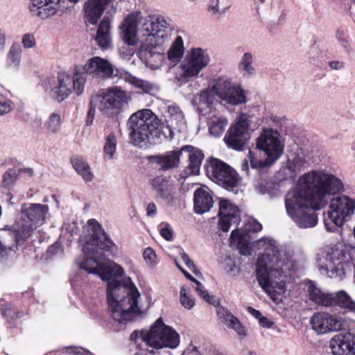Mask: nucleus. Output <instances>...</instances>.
<instances>
[{"instance_id": "obj_10", "label": "nucleus", "mask_w": 355, "mask_h": 355, "mask_svg": "<svg viewBox=\"0 0 355 355\" xmlns=\"http://www.w3.org/2000/svg\"><path fill=\"white\" fill-rule=\"evenodd\" d=\"M355 212V199L347 195H340L331 199L327 216L324 218V227L329 232L351 220Z\"/></svg>"}, {"instance_id": "obj_46", "label": "nucleus", "mask_w": 355, "mask_h": 355, "mask_svg": "<svg viewBox=\"0 0 355 355\" xmlns=\"http://www.w3.org/2000/svg\"><path fill=\"white\" fill-rule=\"evenodd\" d=\"M194 283L196 284L195 290L198 293L200 297H201L205 302L210 304L214 306H217L218 304V300L216 299L214 295H209L207 291L205 288L204 286L198 280Z\"/></svg>"}, {"instance_id": "obj_5", "label": "nucleus", "mask_w": 355, "mask_h": 355, "mask_svg": "<svg viewBox=\"0 0 355 355\" xmlns=\"http://www.w3.org/2000/svg\"><path fill=\"white\" fill-rule=\"evenodd\" d=\"M354 252L351 245L343 243L326 246L317 254V268L330 278H343L355 265Z\"/></svg>"}, {"instance_id": "obj_24", "label": "nucleus", "mask_w": 355, "mask_h": 355, "mask_svg": "<svg viewBox=\"0 0 355 355\" xmlns=\"http://www.w3.org/2000/svg\"><path fill=\"white\" fill-rule=\"evenodd\" d=\"M149 184L153 187L157 196L165 200L167 202L173 200V188L169 184L168 178L157 175L149 179Z\"/></svg>"}, {"instance_id": "obj_64", "label": "nucleus", "mask_w": 355, "mask_h": 355, "mask_svg": "<svg viewBox=\"0 0 355 355\" xmlns=\"http://www.w3.org/2000/svg\"><path fill=\"white\" fill-rule=\"evenodd\" d=\"M180 271L183 273L187 279H189L193 283L197 282V279L194 278L191 275H190L187 271H186L184 268H180Z\"/></svg>"}, {"instance_id": "obj_26", "label": "nucleus", "mask_w": 355, "mask_h": 355, "mask_svg": "<svg viewBox=\"0 0 355 355\" xmlns=\"http://www.w3.org/2000/svg\"><path fill=\"white\" fill-rule=\"evenodd\" d=\"M123 79L126 83L139 89L141 94L155 96L160 91V87L156 83L139 78L129 73H125L123 75Z\"/></svg>"}, {"instance_id": "obj_8", "label": "nucleus", "mask_w": 355, "mask_h": 355, "mask_svg": "<svg viewBox=\"0 0 355 355\" xmlns=\"http://www.w3.org/2000/svg\"><path fill=\"white\" fill-rule=\"evenodd\" d=\"M81 68L76 66L73 75L67 71H60L56 78L49 80L45 87L46 92L54 100L62 102L73 92L81 95L85 89L86 76L81 73Z\"/></svg>"}, {"instance_id": "obj_2", "label": "nucleus", "mask_w": 355, "mask_h": 355, "mask_svg": "<svg viewBox=\"0 0 355 355\" xmlns=\"http://www.w3.org/2000/svg\"><path fill=\"white\" fill-rule=\"evenodd\" d=\"M344 190L343 181L324 169L303 174L295 188L284 197L286 213L300 228H311L318 221L315 210L324 208L331 196Z\"/></svg>"}, {"instance_id": "obj_29", "label": "nucleus", "mask_w": 355, "mask_h": 355, "mask_svg": "<svg viewBox=\"0 0 355 355\" xmlns=\"http://www.w3.org/2000/svg\"><path fill=\"white\" fill-rule=\"evenodd\" d=\"M180 150L168 152L165 155H153L149 157L151 163L156 164L162 171H167L178 166L180 162Z\"/></svg>"}, {"instance_id": "obj_63", "label": "nucleus", "mask_w": 355, "mask_h": 355, "mask_svg": "<svg viewBox=\"0 0 355 355\" xmlns=\"http://www.w3.org/2000/svg\"><path fill=\"white\" fill-rule=\"evenodd\" d=\"M6 36L5 34L0 30V51L2 52L5 48Z\"/></svg>"}, {"instance_id": "obj_32", "label": "nucleus", "mask_w": 355, "mask_h": 355, "mask_svg": "<svg viewBox=\"0 0 355 355\" xmlns=\"http://www.w3.org/2000/svg\"><path fill=\"white\" fill-rule=\"evenodd\" d=\"M254 55L251 52H245L239 63L238 69L245 78H252L256 75V69L253 66Z\"/></svg>"}, {"instance_id": "obj_22", "label": "nucleus", "mask_w": 355, "mask_h": 355, "mask_svg": "<svg viewBox=\"0 0 355 355\" xmlns=\"http://www.w3.org/2000/svg\"><path fill=\"white\" fill-rule=\"evenodd\" d=\"M182 153H188L189 164L182 171L181 177L184 178L189 175L198 174L204 158L202 152L198 149H195L191 146H185L180 150V155Z\"/></svg>"}, {"instance_id": "obj_1", "label": "nucleus", "mask_w": 355, "mask_h": 355, "mask_svg": "<svg viewBox=\"0 0 355 355\" xmlns=\"http://www.w3.org/2000/svg\"><path fill=\"white\" fill-rule=\"evenodd\" d=\"M85 229L90 236L83 247L86 257L84 261L76 260V262L80 269L97 275L107 282L109 313L115 322L125 324L140 313L138 306L140 293L120 265L110 259L98 261L103 256L98 250L111 253L118 250L101 224L95 219H89Z\"/></svg>"}, {"instance_id": "obj_49", "label": "nucleus", "mask_w": 355, "mask_h": 355, "mask_svg": "<svg viewBox=\"0 0 355 355\" xmlns=\"http://www.w3.org/2000/svg\"><path fill=\"white\" fill-rule=\"evenodd\" d=\"M65 355H93L90 352L82 348L70 347L64 352Z\"/></svg>"}, {"instance_id": "obj_45", "label": "nucleus", "mask_w": 355, "mask_h": 355, "mask_svg": "<svg viewBox=\"0 0 355 355\" xmlns=\"http://www.w3.org/2000/svg\"><path fill=\"white\" fill-rule=\"evenodd\" d=\"M223 267L227 273L235 276L240 271V262L235 258L227 257L223 262Z\"/></svg>"}, {"instance_id": "obj_41", "label": "nucleus", "mask_w": 355, "mask_h": 355, "mask_svg": "<svg viewBox=\"0 0 355 355\" xmlns=\"http://www.w3.org/2000/svg\"><path fill=\"white\" fill-rule=\"evenodd\" d=\"M117 139L114 132H110L105 137L103 152L109 159H112L116 150Z\"/></svg>"}, {"instance_id": "obj_53", "label": "nucleus", "mask_w": 355, "mask_h": 355, "mask_svg": "<svg viewBox=\"0 0 355 355\" xmlns=\"http://www.w3.org/2000/svg\"><path fill=\"white\" fill-rule=\"evenodd\" d=\"M181 257L188 268L196 275L198 273L197 268L189 257L185 252H182Z\"/></svg>"}, {"instance_id": "obj_25", "label": "nucleus", "mask_w": 355, "mask_h": 355, "mask_svg": "<svg viewBox=\"0 0 355 355\" xmlns=\"http://www.w3.org/2000/svg\"><path fill=\"white\" fill-rule=\"evenodd\" d=\"M194 210L196 214H202L213 206V198L209 189L207 187L198 188L193 195Z\"/></svg>"}, {"instance_id": "obj_20", "label": "nucleus", "mask_w": 355, "mask_h": 355, "mask_svg": "<svg viewBox=\"0 0 355 355\" xmlns=\"http://www.w3.org/2000/svg\"><path fill=\"white\" fill-rule=\"evenodd\" d=\"M218 226L220 229L227 232L231 225H236L240 221L239 208L227 200H221L219 202L218 214Z\"/></svg>"}, {"instance_id": "obj_35", "label": "nucleus", "mask_w": 355, "mask_h": 355, "mask_svg": "<svg viewBox=\"0 0 355 355\" xmlns=\"http://www.w3.org/2000/svg\"><path fill=\"white\" fill-rule=\"evenodd\" d=\"M238 84L232 83L227 77H220L214 81L212 85V89L220 98L223 101L227 97V93L232 91Z\"/></svg>"}, {"instance_id": "obj_6", "label": "nucleus", "mask_w": 355, "mask_h": 355, "mask_svg": "<svg viewBox=\"0 0 355 355\" xmlns=\"http://www.w3.org/2000/svg\"><path fill=\"white\" fill-rule=\"evenodd\" d=\"M130 338L135 348L154 354L155 349L168 347L176 348L180 344V336L172 327L158 318L149 330L135 331Z\"/></svg>"}, {"instance_id": "obj_44", "label": "nucleus", "mask_w": 355, "mask_h": 355, "mask_svg": "<svg viewBox=\"0 0 355 355\" xmlns=\"http://www.w3.org/2000/svg\"><path fill=\"white\" fill-rule=\"evenodd\" d=\"M180 302L182 306L187 309H191L195 304V299L190 293L189 288L182 286L180 291Z\"/></svg>"}, {"instance_id": "obj_39", "label": "nucleus", "mask_w": 355, "mask_h": 355, "mask_svg": "<svg viewBox=\"0 0 355 355\" xmlns=\"http://www.w3.org/2000/svg\"><path fill=\"white\" fill-rule=\"evenodd\" d=\"M223 101L232 105L245 103L247 101L245 92L239 84L227 93V97H225Z\"/></svg>"}, {"instance_id": "obj_57", "label": "nucleus", "mask_w": 355, "mask_h": 355, "mask_svg": "<svg viewBox=\"0 0 355 355\" xmlns=\"http://www.w3.org/2000/svg\"><path fill=\"white\" fill-rule=\"evenodd\" d=\"M157 213V207L154 202H150L146 207V214L149 217H154Z\"/></svg>"}, {"instance_id": "obj_33", "label": "nucleus", "mask_w": 355, "mask_h": 355, "mask_svg": "<svg viewBox=\"0 0 355 355\" xmlns=\"http://www.w3.org/2000/svg\"><path fill=\"white\" fill-rule=\"evenodd\" d=\"M73 168L85 182H92L94 179L90 166L87 162L82 157L76 156L71 160Z\"/></svg>"}, {"instance_id": "obj_55", "label": "nucleus", "mask_w": 355, "mask_h": 355, "mask_svg": "<svg viewBox=\"0 0 355 355\" xmlns=\"http://www.w3.org/2000/svg\"><path fill=\"white\" fill-rule=\"evenodd\" d=\"M329 67L333 70H342L345 68V63L340 60H332L328 63Z\"/></svg>"}, {"instance_id": "obj_3", "label": "nucleus", "mask_w": 355, "mask_h": 355, "mask_svg": "<svg viewBox=\"0 0 355 355\" xmlns=\"http://www.w3.org/2000/svg\"><path fill=\"white\" fill-rule=\"evenodd\" d=\"M169 19L159 14L144 17L140 11L129 14L122 24L123 40L129 46L139 44L138 55L152 69L159 68L164 60L162 53L172 36Z\"/></svg>"}, {"instance_id": "obj_50", "label": "nucleus", "mask_w": 355, "mask_h": 355, "mask_svg": "<svg viewBox=\"0 0 355 355\" xmlns=\"http://www.w3.org/2000/svg\"><path fill=\"white\" fill-rule=\"evenodd\" d=\"M21 44L25 49H31L35 45V39L33 35L25 34L21 39Z\"/></svg>"}, {"instance_id": "obj_59", "label": "nucleus", "mask_w": 355, "mask_h": 355, "mask_svg": "<svg viewBox=\"0 0 355 355\" xmlns=\"http://www.w3.org/2000/svg\"><path fill=\"white\" fill-rule=\"evenodd\" d=\"M250 230L254 232H259L262 230V225L257 220L252 219L250 221Z\"/></svg>"}, {"instance_id": "obj_37", "label": "nucleus", "mask_w": 355, "mask_h": 355, "mask_svg": "<svg viewBox=\"0 0 355 355\" xmlns=\"http://www.w3.org/2000/svg\"><path fill=\"white\" fill-rule=\"evenodd\" d=\"M227 125L226 118L221 116H213L208 122L209 131L214 137H220L225 132Z\"/></svg>"}, {"instance_id": "obj_48", "label": "nucleus", "mask_w": 355, "mask_h": 355, "mask_svg": "<svg viewBox=\"0 0 355 355\" xmlns=\"http://www.w3.org/2000/svg\"><path fill=\"white\" fill-rule=\"evenodd\" d=\"M143 257L148 265L152 266L156 263V254L151 248H147L144 250Z\"/></svg>"}, {"instance_id": "obj_51", "label": "nucleus", "mask_w": 355, "mask_h": 355, "mask_svg": "<svg viewBox=\"0 0 355 355\" xmlns=\"http://www.w3.org/2000/svg\"><path fill=\"white\" fill-rule=\"evenodd\" d=\"M30 125L35 132H40L42 130V119L40 116H34L31 119Z\"/></svg>"}, {"instance_id": "obj_17", "label": "nucleus", "mask_w": 355, "mask_h": 355, "mask_svg": "<svg viewBox=\"0 0 355 355\" xmlns=\"http://www.w3.org/2000/svg\"><path fill=\"white\" fill-rule=\"evenodd\" d=\"M76 66L81 68V73H84L86 77L87 75H89L93 78L105 80L114 76V66L107 60L99 56H94L88 59L84 65L79 64Z\"/></svg>"}, {"instance_id": "obj_28", "label": "nucleus", "mask_w": 355, "mask_h": 355, "mask_svg": "<svg viewBox=\"0 0 355 355\" xmlns=\"http://www.w3.org/2000/svg\"><path fill=\"white\" fill-rule=\"evenodd\" d=\"M217 315L221 321L227 328L234 329L241 336H245V330L241 323L233 314L227 309L220 306L217 309Z\"/></svg>"}, {"instance_id": "obj_60", "label": "nucleus", "mask_w": 355, "mask_h": 355, "mask_svg": "<svg viewBox=\"0 0 355 355\" xmlns=\"http://www.w3.org/2000/svg\"><path fill=\"white\" fill-rule=\"evenodd\" d=\"M66 231L69 233L71 236H73L78 234V230L75 224L65 225Z\"/></svg>"}, {"instance_id": "obj_58", "label": "nucleus", "mask_w": 355, "mask_h": 355, "mask_svg": "<svg viewBox=\"0 0 355 355\" xmlns=\"http://www.w3.org/2000/svg\"><path fill=\"white\" fill-rule=\"evenodd\" d=\"M259 323L260 326L266 328H270L273 324L272 321L270 320L268 318L264 316H262L261 318H259Z\"/></svg>"}, {"instance_id": "obj_18", "label": "nucleus", "mask_w": 355, "mask_h": 355, "mask_svg": "<svg viewBox=\"0 0 355 355\" xmlns=\"http://www.w3.org/2000/svg\"><path fill=\"white\" fill-rule=\"evenodd\" d=\"M310 324L318 334L339 331L345 327V320L326 312L314 313L311 318Z\"/></svg>"}, {"instance_id": "obj_12", "label": "nucleus", "mask_w": 355, "mask_h": 355, "mask_svg": "<svg viewBox=\"0 0 355 355\" xmlns=\"http://www.w3.org/2000/svg\"><path fill=\"white\" fill-rule=\"evenodd\" d=\"M21 218L24 223L18 230V236L22 239L31 236V232L37 227L42 225L49 215L47 205L40 203H24L21 206Z\"/></svg>"}, {"instance_id": "obj_23", "label": "nucleus", "mask_w": 355, "mask_h": 355, "mask_svg": "<svg viewBox=\"0 0 355 355\" xmlns=\"http://www.w3.org/2000/svg\"><path fill=\"white\" fill-rule=\"evenodd\" d=\"M29 8L33 15L46 19L58 12L60 5L58 1L53 0H31Z\"/></svg>"}, {"instance_id": "obj_52", "label": "nucleus", "mask_w": 355, "mask_h": 355, "mask_svg": "<svg viewBox=\"0 0 355 355\" xmlns=\"http://www.w3.org/2000/svg\"><path fill=\"white\" fill-rule=\"evenodd\" d=\"M12 102L10 100H0V116H4L12 110Z\"/></svg>"}, {"instance_id": "obj_19", "label": "nucleus", "mask_w": 355, "mask_h": 355, "mask_svg": "<svg viewBox=\"0 0 355 355\" xmlns=\"http://www.w3.org/2000/svg\"><path fill=\"white\" fill-rule=\"evenodd\" d=\"M163 123L169 130L171 137L175 132H180L186 128V120L183 111L175 103H165L162 108Z\"/></svg>"}, {"instance_id": "obj_7", "label": "nucleus", "mask_w": 355, "mask_h": 355, "mask_svg": "<svg viewBox=\"0 0 355 355\" xmlns=\"http://www.w3.org/2000/svg\"><path fill=\"white\" fill-rule=\"evenodd\" d=\"M159 119L150 110L144 109L132 114L128 120L129 136L135 146L142 143L154 144L159 139Z\"/></svg>"}, {"instance_id": "obj_11", "label": "nucleus", "mask_w": 355, "mask_h": 355, "mask_svg": "<svg viewBox=\"0 0 355 355\" xmlns=\"http://www.w3.org/2000/svg\"><path fill=\"white\" fill-rule=\"evenodd\" d=\"M130 100L125 90L114 86L102 89L92 97V105L102 112L116 113L123 109Z\"/></svg>"}, {"instance_id": "obj_34", "label": "nucleus", "mask_w": 355, "mask_h": 355, "mask_svg": "<svg viewBox=\"0 0 355 355\" xmlns=\"http://www.w3.org/2000/svg\"><path fill=\"white\" fill-rule=\"evenodd\" d=\"M184 51L185 48L184 46L183 39L182 36L178 35L173 41L168 50L167 58L172 63L176 64L183 58Z\"/></svg>"}, {"instance_id": "obj_43", "label": "nucleus", "mask_w": 355, "mask_h": 355, "mask_svg": "<svg viewBox=\"0 0 355 355\" xmlns=\"http://www.w3.org/2000/svg\"><path fill=\"white\" fill-rule=\"evenodd\" d=\"M45 128L49 134H57L61 128V118L58 114H51L45 122Z\"/></svg>"}, {"instance_id": "obj_4", "label": "nucleus", "mask_w": 355, "mask_h": 355, "mask_svg": "<svg viewBox=\"0 0 355 355\" xmlns=\"http://www.w3.org/2000/svg\"><path fill=\"white\" fill-rule=\"evenodd\" d=\"M258 242L266 247L257 259V279L262 289L275 300L276 294L285 291L284 274L297 270V262L293 259L292 251L277 248L274 240L267 239Z\"/></svg>"}, {"instance_id": "obj_36", "label": "nucleus", "mask_w": 355, "mask_h": 355, "mask_svg": "<svg viewBox=\"0 0 355 355\" xmlns=\"http://www.w3.org/2000/svg\"><path fill=\"white\" fill-rule=\"evenodd\" d=\"M230 242L231 245H235L239 248L240 254L243 255L250 254V248L246 241L245 232L239 229L233 230L231 233Z\"/></svg>"}, {"instance_id": "obj_54", "label": "nucleus", "mask_w": 355, "mask_h": 355, "mask_svg": "<svg viewBox=\"0 0 355 355\" xmlns=\"http://www.w3.org/2000/svg\"><path fill=\"white\" fill-rule=\"evenodd\" d=\"M94 105H92V101H90V107L87 112V119H86V125H91L93 123V121L94 119L95 114V108Z\"/></svg>"}, {"instance_id": "obj_9", "label": "nucleus", "mask_w": 355, "mask_h": 355, "mask_svg": "<svg viewBox=\"0 0 355 355\" xmlns=\"http://www.w3.org/2000/svg\"><path fill=\"white\" fill-rule=\"evenodd\" d=\"M279 133L272 129H263L257 140V148L267 156L264 160L257 159L252 151L249 150L248 157L253 169H262L270 166L282 155L284 145L279 139Z\"/></svg>"}, {"instance_id": "obj_42", "label": "nucleus", "mask_w": 355, "mask_h": 355, "mask_svg": "<svg viewBox=\"0 0 355 355\" xmlns=\"http://www.w3.org/2000/svg\"><path fill=\"white\" fill-rule=\"evenodd\" d=\"M213 95L211 91H201L194 98L195 103L200 110L209 107L212 103Z\"/></svg>"}, {"instance_id": "obj_31", "label": "nucleus", "mask_w": 355, "mask_h": 355, "mask_svg": "<svg viewBox=\"0 0 355 355\" xmlns=\"http://www.w3.org/2000/svg\"><path fill=\"white\" fill-rule=\"evenodd\" d=\"M111 22L109 17H104L98 26L95 40L99 47L103 50L112 46Z\"/></svg>"}, {"instance_id": "obj_14", "label": "nucleus", "mask_w": 355, "mask_h": 355, "mask_svg": "<svg viewBox=\"0 0 355 355\" xmlns=\"http://www.w3.org/2000/svg\"><path fill=\"white\" fill-rule=\"evenodd\" d=\"M207 173L213 181L227 190L237 187L240 180L235 170L216 158L211 159Z\"/></svg>"}, {"instance_id": "obj_27", "label": "nucleus", "mask_w": 355, "mask_h": 355, "mask_svg": "<svg viewBox=\"0 0 355 355\" xmlns=\"http://www.w3.org/2000/svg\"><path fill=\"white\" fill-rule=\"evenodd\" d=\"M112 0H87L84 5L85 17L91 24H96L105 6Z\"/></svg>"}, {"instance_id": "obj_40", "label": "nucleus", "mask_w": 355, "mask_h": 355, "mask_svg": "<svg viewBox=\"0 0 355 355\" xmlns=\"http://www.w3.org/2000/svg\"><path fill=\"white\" fill-rule=\"evenodd\" d=\"M304 164V159L299 156L295 157L293 159H288L286 168L289 171L288 175L291 178H295L302 171Z\"/></svg>"}, {"instance_id": "obj_38", "label": "nucleus", "mask_w": 355, "mask_h": 355, "mask_svg": "<svg viewBox=\"0 0 355 355\" xmlns=\"http://www.w3.org/2000/svg\"><path fill=\"white\" fill-rule=\"evenodd\" d=\"M22 49L17 43L10 46L6 58V65L8 68L16 69L20 64Z\"/></svg>"}, {"instance_id": "obj_15", "label": "nucleus", "mask_w": 355, "mask_h": 355, "mask_svg": "<svg viewBox=\"0 0 355 355\" xmlns=\"http://www.w3.org/2000/svg\"><path fill=\"white\" fill-rule=\"evenodd\" d=\"M210 62V56L206 49L196 47L188 52L184 62L180 64L184 78L197 76Z\"/></svg>"}, {"instance_id": "obj_56", "label": "nucleus", "mask_w": 355, "mask_h": 355, "mask_svg": "<svg viewBox=\"0 0 355 355\" xmlns=\"http://www.w3.org/2000/svg\"><path fill=\"white\" fill-rule=\"evenodd\" d=\"M160 234L164 238L166 241H170L173 238L172 230L169 227L168 225L166 227L161 229Z\"/></svg>"}, {"instance_id": "obj_61", "label": "nucleus", "mask_w": 355, "mask_h": 355, "mask_svg": "<svg viewBox=\"0 0 355 355\" xmlns=\"http://www.w3.org/2000/svg\"><path fill=\"white\" fill-rule=\"evenodd\" d=\"M248 312L250 313L252 316H254L255 318L258 319L259 320V318H261L263 316L259 311L256 310L251 306L248 307Z\"/></svg>"}, {"instance_id": "obj_47", "label": "nucleus", "mask_w": 355, "mask_h": 355, "mask_svg": "<svg viewBox=\"0 0 355 355\" xmlns=\"http://www.w3.org/2000/svg\"><path fill=\"white\" fill-rule=\"evenodd\" d=\"M19 175V171L16 168L8 169L3 175L2 185L5 187L13 185Z\"/></svg>"}, {"instance_id": "obj_16", "label": "nucleus", "mask_w": 355, "mask_h": 355, "mask_svg": "<svg viewBox=\"0 0 355 355\" xmlns=\"http://www.w3.org/2000/svg\"><path fill=\"white\" fill-rule=\"evenodd\" d=\"M250 116L241 113L236 123L230 127L224 137L227 146L236 150H242L248 140Z\"/></svg>"}, {"instance_id": "obj_21", "label": "nucleus", "mask_w": 355, "mask_h": 355, "mask_svg": "<svg viewBox=\"0 0 355 355\" xmlns=\"http://www.w3.org/2000/svg\"><path fill=\"white\" fill-rule=\"evenodd\" d=\"M334 355H355V335L349 332L335 335L330 340Z\"/></svg>"}, {"instance_id": "obj_62", "label": "nucleus", "mask_w": 355, "mask_h": 355, "mask_svg": "<svg viewBox=\"0 0 355 355\" xmlns=\"http://www.w3.org/2000/svg\"><path fill=\"white\" fill-rule=\"evenodd\" d=\"M249 163L250 164V161L249 159L248 155L247 158L245 159L241 163V170L245 172L247 175L249 174Z\"/></svg>"}, {"instance_id": "obj_13", "label": "nucleus", "mask_w": 355, "mask_h": 355, "mask_svg": "<svg viewBox=\"0 0 355 355\" xmlns=\"http://www.w3.org/2000/svg\"><path fill=\"white\" fill-rule=\"evenodd\" d=\"M308 291L310 300L318 305L325 307L338 305L349 311L355 312V301L344 291L334 293H324L313 282H310Z\"/></svg>"}, {"instance_id": "obj_30", "label": "nucleus", "mask_w": 355, "mask_h": 355, "mask_svg": "<svg viewBox=\"0 0 355 355\" xmlns=\"http://www.w3.org/2000/svg\"><path fill=\"white\" fill-rule=\"evenodd\" d=\"M111 22L109 17H104L98 26L95 40L99 47L103 50L112 46Z\"/></svg>"}]
</instances>
